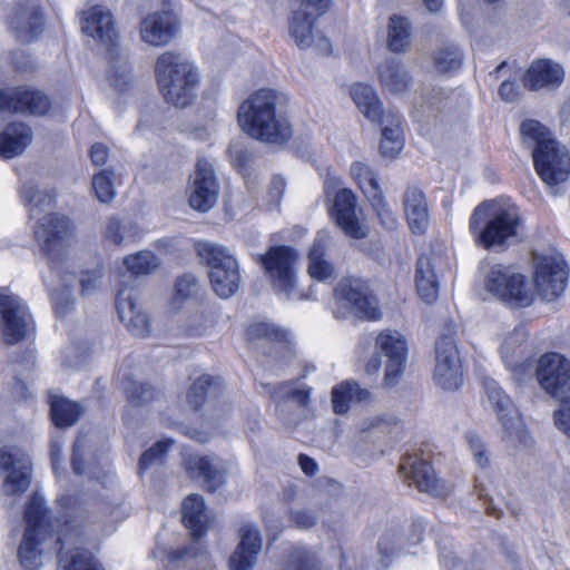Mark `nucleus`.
<instances>
[{"instance_id":"1","label":"nucleus","mask_w":570,"mask_h":570,"mask_svg":"<svg viewBox=\"0 0 570 570\" xmlns=\"http://www.w3.org/2000/svg\"><path fill=\"white\" fill-rule=\"evenodd\" d=\"M35 239L46 256L57 284L47 282L51 291L55 311L65 315L75 303L76 275L71 271V249L76 243L70 219L57 213H48L36 219Z\"/></svg>"},{"instance_id":"2","label":"nucleus","mask_w":570,"mask_h":570,"mask_svg":"<svg viewBox=\"0 0 570 570\" xmlns=\"http://www.w3.org/2000/svg\"><path fill=\"white\" fill-rule=\"evenodd\" d=\"M287 105L286 94L271 88L259 89L239 105V127L254 139L283 145L293 135Z\"/></svg>"},{"instance_id":"3","label":"nucleus","mask_w":570,"mask_h":570,"mask_svg":"<svg viewBox=\"0 0 570 570\" xmlns=\"http://www.w3.org/2000/svg\"><path fill=\"white\" fill-rule=\"evenodd\" d=\"M523 220L519 208L505 199L480 204L470 219V230L485 249L502 248L520 239Z\"/></svg>"},{"instance_id":"4","label":"nucleus","mask_w":570,"mask_h":570,"mask_svg":"<svg viewBox=\"0 0 570 570\" xmlns=\"http://www.w3.org/2000/svg\"><path fill=\"white\" fill-rule=\"evenodd\" d=\"M82 31L107 49V77L116 91L132 88L134 78L128 57L119 47V32L112 12L104 6H94L83 12Z\"/></svg>"},{"instance_id":"5","label":"nucleus","mask_w":570,"mask_h":570,"mask_svg":"<svg viewBox=\"0 0 570 570\" xmlns=\"http://www.w3.org/2000/svg\"><path fill=\"white\" fill-rule=\"evenodd\" d=\"M155 76L165 101L176 108H187L196 99L200 75L196 65L178 51L160 53Z\"/></svg>"},{"instance_id":"6","label":"nucleus","mask_w":570,"mask_h":570,"mask_svg":"<svg viewBox=\"0 0 570 570\" xmlns=\"http://www.w3.org/2000/svg\"><path fill=\"white\" fill-rule=\"evenodd\" d=\"M523 141L532 148L534 168L547 185L566 181L570 175V155L547 127L537 120H525L520 127Z\"/></svg>"},{"instance_id":"7","label":"nucleus","mask_w":570,"mask_h":570,"mask_svg":"<svg viewBox=\"0 0 570 570\" xmlns=\"http://www.w3.org/2000/svg\"><path fill=\"white\" fill-rule=\"evenodd\" d=\"M26 530L18 548V560L24 570H39L47 546L53 539L51 524L47 519L45 500L35 493L24 512Z\"/></svg>"},{"instance_id":"8","label":"nucleus","mask_w":570,"mask_h":570,"mask_svg":"<svg viewBox=\"0 0 570 570\" xmlns=\"http://www.w3.org/2000/svg\"><path fill=\"white\" fill-rule=\"evenodd\" d=\"M195 248L209 269V281L214 292L222 298L232 297L240 285L237 259L226 247L208 240L197 242Z\"/></svg>"},{"instance_id":"9","label":"nucleus","mask_w":570,"mask_h":570,"mask_svg":"<svg viewBox=\"0 0 570 570\" xmlns=\"http://www.w3.org/2000/svg\"><path fill=\"white\" fill-rule=\"evenodd\" d=\"M333 314L341 320L354 316L370 322L382 317L377 298L360 278H344L337 283L334 289Z\"/></svg>"},{"instance_id":"10","label":"nucleus","mask_w":570,"mask_h":570,"mask_svg":"<svg viewBox=\"0 0 570 570\" xmlns=\"http://www.w3.org/2000/svg\"><path fill=\"white\" fill-rule=\"evenodd\" d=\"M297 261L296 249L285 245L272 246L265 254L256 257V262L263 266L274 289L287 299L306 297L297 289Z\"/></svg>"},{"instance_id":"11","label":"nucleus","mask_w":570,"mask_h":570,"mask_svg":"<svg viewBox=\"0 0 570 570\" xmlns=\"http://www.w3.org/2000/svg\"><path fill=\"white\" fill-rule=\"evenodd\" d=\"M487 289L512 307H527L534 301V293L524 275L511 267L493 266L485 281Z\"/></svg>"},{"instance_id":"12","label":"nucleus","mask_w":570,"mask_h":570,"mask_svg":"<svg viewBox=\"0 0 570 570\" xmlns=\"http://www.w3.org/2000/svg\"><path fill=\"white\" fill-rule=\"evenodd\" d=\"M533 282L538 295L547 301L558 298L567 287L568 271L563 256L558 253L533 254Z\"/></svg>"},{"instance_id":"13","label":"nucleus","mask_w":570,"mask_h":570,"mask_svg":"<svg viewBox=\"0 0 570 570\" xmlns=\"http://www.w3.org/2000/svg\"><path fill=\"white\" fill-rule=\"evenodd\" d=\"M33 330L28 307L7 289L0 291V333L7 344L24 340Z\"/></svg>"},{"instance_id":"14","label":"nucleus","mask_w":570,"mask_h":570,"mask_svg":"<svg viewBox=\"0 0 570 570\" xmlns=\"http://www.w3.org/2000/svg\"><path fill=\"white\" fill-rule=\"evenodd\" d=\"M0 468L6 471L1 492L7 497L24 493L31 484V461L16 446L0 449Z\"/></svg>"},{"instance_id":"15","label":"nucleus","mask_w":570,"mask_h":570,"mask_svg":"<svg viewBox=\"0 0 570 570\" xmlns=\"http://www.w3.org/2000/svg\"><path fill=\"white\" fill-rule=\"evenodd\" d=\"M219 184L214 165L207 159H198L195 171L190 175L188 204L198 212L206 213L217 203Z\"/></svg>"},{"instance_id":"16","label":"nucleus","mask_w":570,"mask_h":570,"mask_svg":"<svg viewBox=\"0 0 570 570\" xmlns=\"http://www.w3.org/2000/svg\"><path fill=\"white\" fill-rule=\"evenodd\" d=\"M433 380L442 390L448 391L458 390L463 383L458 346L449 336H443L436 342Z\"/></svg>"},{"instance_id":"17","label":"nucleus","mask_w":570,"mask_h":570,"mask_svg":"<svg viewBox=\"0 0 570 570\" xmlns=\"http://www.w3.org/2000/svg\"><path fill=\"white\" fill-rule=\"evenodd\" d=\"M535 374L541 387L556 399L570 391V362L558 353L542 355Z\"/></svg>"},{"instance_id":"18","label":"nucleus","mask_w":570,"mask_h":570,"mask_svg":"<svg viewBox=\"0 0 570 570\" xmlns=\"http://www.w3.org/2000/svg\"><path fill=\"white\" fill-rule=\"evenodd\" d=\"M500 352L504 364L513 372L515 380L522 381L530 373L533 355L523 327H515L504 337Z\"/></svg>"},{"instance_id":"19","label":"nucleus","mask_w":570,"mask_h":570,"mask_svg":"<svg viewBox=\"0 0 570 570\" xmlns=\"http://www.w3.org/2000/svg\"><path fill=\"white\" fill-rule=\"evenodd\" d=\"M50 107L49 98L40 90L27 87L0 89V111L45 115Z\"/></svg>"},{"instance_id":"20","label":"nucleus","mask_w":570,"mask_h":570,"mask_svg":"<svg viewBox=\"0 0 570 570\" xmlns=\"http://www.w3.org/2000/svg\"><path fill=\"white\" fill-rule=\"evenodd\" d=\"M179 31V21L170 10L155 11L142 18L139 35L151 47L169 43Z\"/></svg>"},{"instance_id":"21","label":"nucleus","mask_w":570,"mask_h":570,"mask_svg":"<svg viewBox=\"0 0 570 570\" xmlns=\"http://www.w3.org/2000/svg\"><path fill=\"white\" fill-rule=\"evenodd\" d=\"M332 216L347 236L356 239L367 236V226L356 212L355 195L350 189L342 188L336 193Z\"/></svg>"},{"instance_id":"22","label":"nucleus","mask_w":570,"mask_h":570,"mask_svg":"<svg viewBox=\"0 0 570 570\" xmlns=\"http://www.w3.org/2000/svg\"><path fill=\"white\" fill-rule=\"evenodd\" d=\"M120 321L127 330L137 337H147L151 333L149 315L138 303L132 289H121L116 302Z\"/></svg>"},{"instance_id":"23","label":"nucleus","mask_w":570,"mask_h":570,"mask_svg":"<svg viewBox=\"0 0 570 570\" xmlns=\"http://www.w3.org/2000/svg\"><path fill=\"white\" fill-rule=\"evenodd\" d=\"M191 478L200 479L208 491H216L226 481L227 466L215 455H190L185 462Z\"/></svg>"},{"instance_id":"24","label":"nucleus","mask_w":570,"mask_h":570,"mask_svg":"<svg viewBox=\"0 0 570 570\" xmlns=\"http://www.w3.org/2000/svg\"><path fill=\"white\" fill-rule=\"evenodd\" d=\"M239 543L229 558L230 570H253L262 551V537L252 523H244L238 530Z\"/></svg>"},{"instance_id":"25","label":"nucleus","mask_w":570,"mask_h":570,"mask_svg":"<svg viewBox=\"0 0 570 570\" xmlns=\"http://www.w3.org/2000/svg\"><path fill=\"white\" fill-rule=\"evenodd\" d=\"M487 400L494 409L500 422L510 435H519L522 421L511 399L502 391L498 383L491 379L484 381Z\"/></svg>"},{"instance_id":"26","label":"nucleus","mask_w":570,"mask_h":570,"mask_svg":"<svg viewBox=\"0 0 570 570\" xmlns=\"http://www.w3.org/2000/svg\"><path fill=\"white\" fill-rule=\"evenodd\" d=\"M400 470L406 474L421 492L439 497L442 488L430 463L416 455H406L402 459Z\"/></svg>"},{"instance_id":"27","label":"nucleus","mask_w":570,"mask_h":570,"mask_svg":"<svg viewBox=\"0 0 570 570\" xmlns=\"http://www.w3.org/2000/svg\"><path fill=\"white\" fill-rule=\"evenodd\" d=\"M564 78L563 68L550 59L534 60L523 76V85L530 90L556 88Z\"/></svg>"},{"instance_id":"28","label":"nucleus","mask_w":570,"mask_h":570,"mask_svg":"<svg viewBox=\"0 0 570 570\" xmlns=\"http://www.w3.org/2000/svg\"><path fill=\"white\" fill-rule=\"evenodd\" d=\"M441 259L434 256L423 255L416 262L415 287L419 296L425 303H433L439 297L438 267Z\"/></svg>"},{"instance_id":"29","label":"nucleus","mask_w":570,"mask_h":570,"mask_svg":"<svg viewBox=\"0 0 570 570\" xmlns=\"http://www.w3.org/2000/svg\"><path fill=\"white\" fill-rule=\"evenodd\" d=\"M9 24L19 41L29 42L35 39L42 28V18L38 4L30 1L26 7L17 8L10 18Z\"/></svg>"},{"instance_id":"30","label":"nucleus","mask_w":570,"mask_h":570,"mask_svg":"<svg viewBox=\"0 0 570 570\" xmlns=\"http://www.w3.org/2000/svg\"><path fill=\"white\" fill-rule=\"evenodd\" d=\"M404 213L413 233L423 234L430 223L425 196L417 187H407L403 196Z\"/></svg>"},{"instance_id":"31","label":"nucleus","mask_w":570,"mask_h":570,"mask_svg":"<svg viewBox=\"0 0 570 570\" xmlns=\"http://www.w3.org/2000/svg\"><path fill=\"white\" fill-rule=\"evenodd\" d=\"M32 141L31 129L22 122H11L0 131V158L21 155Z\"/></svg>"},{"instance_id":"32","label":"nucleus","mask_w":570,"mask_h":570,"mask_svg":"<svg viewBox=\"0 0 570 570\" xmlns=\"http://www.w3.org/2000/svg\"><path fill=\"white\" fill-rule=\"evenodd\" d=\"M183 521L194 539L202 538L208 529V514L200 494H190L183 502Z\"/></svg>"},{"instance_id":"33","label":"nucleus","mask_w":570,"mask_h":570,"mask_svg":"<svg viewBox=\"0 0 570 570\" xmlns=\"http://www.w3.org/2000/svg\"><path fill=\"white\" fill-rule=\"evenodd\" d=\"M377 78L382 88L391 94L405 91L412 80L405 67L393 59L384 60L379 65Z\"/></svg>"},{"instance_id":"34","label":"nucleus","mask_w":570,"mask_h":570,"mask_svg":"<svg viewBox=\"0 0 570 570\" xmlns=\"http://www.w3.org/2000/svg\"><path fill=\"white\" fill-rule=\"evenodd\" d=\"M318 19L306 11L291 9L288 32L298 48L306 49L314 43V29Z\"/></svg>"},{"instance_id":"35","label":"nucleus","mask_w":570,"mask_h":570,"mask_svg":"<svg viewBox=\"0 0 570 570\" xmlns=\"http://www.w3.org/2000/svg\"><path fill=\"white\" fill-rule=\"evenodd\" d=\"M328 242V234L325 232L317 233L314 243L308 253V268L309 276L317 281H325L333 276L334 267L328 263L324 256L326 245Z\"/></svg>"},{"instance_id":"36","label":"nucleus","mask_w":570,"mask_h":570,"mask_svg":"<svg viewBox=\"0 0 570 570\" xmlns=\"http://www.w3.org/2000/svg\"><path fill=\"white\" fill-rule=\"evenodd\" d=\"M370 392L360 386L355 381H346L336 385L332 391V404L336 414H344L348 411L350 403L364 402L368 400Z\"/></svg>"},{"instance_id":"37","label":"nucleus","mask_w":570,"mask_h":570,"mask_svg":"<svg viewBox=\"0 0 570 570\" xmlns=\"http://www.w3.org/2000/svg\"><path fill=\"white\" fill-rule=\"evenodd\" d=\"M386 41L392 52L407 51L412 41V27L407 18L397 14L389 18Z\"/></svg>"},{"instance_id":"38","label":"nucleus","mask_w":570,"mask_h":570,"mask_svg":"<svg viewBox=\"0 0 570 570\" xmlns=\"http://www.w3.org/2000/svg\"><path fill=\"white\" fill-rule=\"evenodd\" d=\"M351 96L360 111L371 121L381 119L382 107L374 89L365 83H355L351 88Z\"/></svg>"},{"instance_id":"39","label":"nucleus","mask_w":570,"mask_h":570,"mask_svg":"<svg viewBox=\"0 0 570 570\" xmlns=\"http://www.w3.org/2000/svg\"><path fill=\"white\" fill-rule=\"evenodd\" d=\"M102 235L107 242L120 246L127 240H135L138 227L130 220H121L112 216L107 219Z\"/></svg>"},{"instance_id":"40","label":"nucleus","mask_w":570,"mask_h":570,"mask_svg":"<svg viewBox=\"0 0 570 570\" xmlns=\"http://www.w3.org/2000/svg\"><path fill=\"white\" fill-rule=\"evenodd\" d=\"M50 413L52 421L57 426L67 428L75 424L78 421L81 411L78 404L70 402L67 399L51 396Z\"/></svg>"},{"instance_id":"41","label":"nucleus","mask_w":570,"mask_h":570,"mask_svg":"<svg viewBox=\"0 0 570 570\" xmlns=\"http://www.w3.org/2000/svg\"><path fill=\"white\" fill-rule=\"evenodd\" d=\"M375 345L386 358H406V341L396 331H382L376 336Z\"/></svg>"},{"instance_id":"42","label":"nucleus","mask_w":570,"mask_h":570,"mask_svg":"<svg viewBox=\"0 0 570 570\" xmlns=\"http://www.w3.org/2000/svg\"><path fill=\"white\" fill-rule=\"evenodd\" d=\"M58 570H104L86 549L76 548L70 553H60Z\"/></svg>"},{"instance_id":"43","label":"nucleus","mask_w":570,"mask_h":570,"mask_svg":"<svg viewBox=\"0 0 570 570\" xmlns=\"http://www.w3.org/2000/svg\"><path fill=\"white\" fill-rule=\"evenodd\" d=\"M21 198L24 205L29 208L30 216L33 219L38 218V215L52 206L53 196L48 191L39 189L32 184L23 186L21 191Z\"/></svg>"},{"instance_id":"44","label":"nucleus","mask_w":570,"mask_h":570,"mask_svg":"<svg viewBox=\"0 0 570 570\" xmlns=\"http://www.w3.org/2000/svg\"><path fill=\"white\" fill-rule=\"evenodd\" d=\"M432 60L438 72L448 73L460 69L463 55L454 45H446L433 52Z\"/></svg>"},{"instance_id":"45","label":"nucleus","mask_w":570,"mask_h":570,"mask_svg":"<svg viewBox=\"0 0 570 570\" xmlns=\"http://www.w3.org/2000/svg\"><path fill=\"white\" fill-rule=\"evenodd\" d=\"M247 337L252 342L266 341L276 343H286L289 334L287 331L269 322H257L248 326Z\"/></svg>"},{"instance_id":"46","label":"nucleus","mask_w":570,"mask_h":570,"mask_svg":"<svg viewBox=\"0 0 570 570\" xmlns=\"http://www.w3.org/2000/svg\"><path fill=\"white\" fill-rule=\"evenodd\" d=\"M124 264L129 273L136 276L149 275L158 269L160 265L159 258L150 250H141L132 255H128L124 259Z\"/></svg>"},{"instance_id":"47","label":"nucleus","mask_w":570,"mask_h":570,"mask_svg":"<svg viewBox=\"0 0 570 570\" xmlns=\"http://www.w3.org/2000/svg\"><path fill=\"white\" fill-rule=\"evenodd\" d=\"M266 393L276 402L291 400L299 406H306L308 403L309 391L296 389L292 383L284 382L278 385L266 384Z\"/></svg>"},{"instance_id":"48","label":"nucleus","mask_w":570,"mask_h":570,"mask_svg":"<svg viewBox=\"0 0 570 570\" xmlns=\"http://www.w3.org/2000/svg\"><path fill=\"white\" fill-rule=\"evenodd\" d=\"M350 174L367 198L381 190L375 173L365 163H352Z\"/></svg>"},{"instance_id":"49","label":"nucleus","mask_w":570,"mask_h":570,"mask_svg":"<svg viewBox=\"0 0 570 570\" xmlns=\"http://www.w3.org/2000/svg\"><path fill=\"white\" fill-rule=\"evenodd\" d=\"M91 188L96 198L100 203H110L116 195L114 186V170L111 168H107L95 174L91 179Z\"/></svg>"},{"instance_id":"50","label":"nucleus","mask_w":570,"mask_h":570,"mask_svg":"<svg viewBox=\"0 0 570 570\" xmlns=\"http://www.w3.org/2000/svg\"><path fill=\"white\" fill-rule=\"evenodd\" d=\"M404 144L403 130L393 122V127L382 128L380 150L384 157L394 158L402 150Z\"/></svg>"},{"instance_id":"51","label":"nucleus","mask_w":570,"mask_h":570,"mask_svg":"<svg viewBox=\"0 0 570 570\" xmlns=\"http://www.w3.org/2000/svg\"><path fill=\"white\" fill-rule=\"evenodd\" d=\"M217 322L216 313L209 309L196 311L188 316L186 330L189 335H204L212 330Z\"/></svg>"},{"instance_id":"52","label":"nucleus","mask_w":570,"mask_h":570,"mask_svg":"<svg viewBox=\"0 0 570 570\" xmlns=\"http://www.w3.org/2000/svg\"><path fill=\"white\" fill-rule=\"evenodd\" d=\"M215 382L208 375L197 379L187 392V401L194 410H198L205 402L207 393H214Z\"/></svg>"},{"instance_id":"53","label":"nucleus","mask_w":570,"mask_h":570,"mask_svg":"<svg viewBox=\"0 0 570 570\" xmlns=\"http://www.w3.org/2000/svg\"><path fill=\"white\" fill-rule=\"evenodd\" d=\"M285 570H318L317 559L314 553L305 549H295L288 558Z\"/></svg>"},{"instance_id":"54","label":"nucleus","mask_w":570,"mask_h":570,"mask_svg":"<svg viewBox=\"0 0 570 570\" xmlns=\"http://www.w3.org/2000/svg\"><path fill=\"white\" fill-rule=\"evenodd\" d=\"M170 444V440L158 441L154 446L145 451L139 460L140 471H145L151 465L161 463Z\"/></svg>"},{"instance_id":"55","label":"nucleus","mask_w":570,"mask_h":570,"mask_svg":"<svg viewBox=\"0 0 570 570\" xmlns=\"http://www.w3.org/2000/svg\"><path fill=\"white\" fill-rule=\"evenodd\" d=\"M199 289L197 277L191 274H185L177 278L175 284V296L177 301H185L194 297Z\"/></svg>"},{"instance_id":"56","label":"nucleus","mask_w":570,"mask_h":570,"mask_svg":"<svg viewBox=\"0 0 570 570\" xmlns=\"http://www.w3.org/2000/svg\"><path fill=\"white\" fill-rule=\"evenodd\" d=\"M129 401L134 405H141L155 400L157 392L145 383H131L126 389Z\"/></svg>"},{"instance_id":"57","label":"nucleus","mask_w":570,"mask_h":570,"mask_svg":"<svg viewBox=\"0 0 570 570\" xmlns=\"http://www.w3.org/2000/svg\"><path fill=\"white\" fill-rule=\"evenodd\" d=\"M332 6V0H294L292 9L306 11L308 14L321 18Z\"/></svg>"},{"instance_id":"58","label":"nucleus","mask_w":570,"mask_h":570,"mask_svg":"<svg viewBox=\"0 0 570 570\" xmlns=\"http://www.w3.org/2000/svg\"><path fill=\"white\" fill-rule=\"evenodd\" d=\"M368 200L371 202L382 223L387 228H393L395 225V219L392 215V212L387 207L382 190L374 193L373 196L368 197Z\"/></svg>"},{"instance_id":"59","label":"nucleus","mask_w":570,"mask_h":570,"mask_svg":"<svg viewBox=\"0 0 570 570\" xmlns=\"http://www.w3.org/2000/svg\"><path fill=\"white\" fill-rule=\"evenodd\" d=\"M368 200L371 202L382 223L387 228H393L395 225V219L392 215V212L387 207L382 190L374 193L373 196L368 197Z\"/></svg>"},{"instance_id":"60","label":"nucleus","mask_w":570,"mask_h":570,"mask_svg":"<svg viewBox=\"0 0 570 570\" xmlns=\"http://www.w3.org/2000/svg\"><path fill=\"white\" fill-rule=\"evenodd\" d=\"M466 441L478 465L487 468L490 460L482 440L476 434L470 432L466 434Z\"/></svg>"},{"instance_id":"61","label":"nucleus","mask_w":570,"mask_h":570,"mask_svg":"<svg viewBox=\"0 0 570 570\" xmlns=\"http://www.w3.org/2000/svg\"><path fill=\"white\" fill-rule=\"evenodd\" d=\"M406 358H386L384 382L387 386L395 385L404 370Z\"/></svg>"},{"instance_id":"62","label":"nucleus","mask_w":570,"mask_h":570,"mask_svg":"<svg viewBox=\"0 0 570 570\" xmlns=\"http://www.w3.org/2000/svg\"><path fill=\"white\" fill-rule=\"evenodd\" d=\"M562 404L559 411L554 413L556 425L570 438V396L559 399Z\"/></svg>"},{"instance_id":"63","label":"nucleus","mask_w":570,"mask_h":570,"mask_svg":"<svg viewBox=\"0 0 570 570\" xmlns=\"http://www.w3.org/2000/svg\"><path fill=\"white\" fill-rule=\"evenodd\" d=\"M289 521L298 529H309L316 524V515L309 510H295L291 511Z\"/></svg>"},{"instance_id":"64","label":"nucleus","mask_w":570,"mask_h":570,"mask_svg":"<svg viewBox=\"0 0 570 570\" xmlns=\"http://www.w3.org/2000/svg\"><path fill=\"white\" fill-rule=\"evenodd\" d=\"M101 277L100 269H92L83 272L82 277L80 279L81 293L83 295H88L95 292L98 287V282Z\"/></svg>"}]
</instances>
